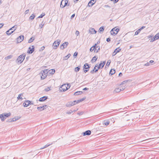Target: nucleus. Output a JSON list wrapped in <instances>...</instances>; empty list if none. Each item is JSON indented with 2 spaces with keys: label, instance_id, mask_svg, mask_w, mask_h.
<instances>
[{
  "label": "nucleus",
  "instance_id": "8",
  "mask_svg": "<svg viewBox=\"0 0 159 159\" xmlns=\"http://www.w3.org/2000/svg\"><path fill=\"white\" fill-rule=\"evenodd\" d=\"M24 37L23 35L19 36L17 39V41L18 43L21 42L24 39Z\"/></svg>",
  "mask_w": 159,
  "mask_h": 159
},
{
  "label": "nucleus",
  "instance_id": "38",
  "mask_svg": "<svg viewBox=\"0 0 159 159\" xmlns=\"http://www.w3.org/2000/svg\"><path fill=\"white\" fill-rule=\"evenodd\" d=\"M64 2L63 3H64V5L63 6V7H65L66 6H67V3H68V0H64Z\"/></svg>",
  "mask_w": 159,
  "mask_h": 159
},
{
  "label": "nucleus",
  "instance_id": "23",
  "mask_svg": "<svg viewBox=\"0 0 159 159\" xmlns=\"http://www.w3.org/2000/svg\"><path fill=\"white\" fill-rule=\"evenodd\" d=\"M119 30H120L119 28H116V27H115L111 30V31L113 32V31H115L118 33Z\"/></svg>",
  "mask_w": 159,
  "mask_h": 159
},
{
  "label": "nucleus",
  "instance_id": "5",
  "mask_svg": "<svg viewBox=\"0 0 159 159\" xmlns=\"http://www.w3.org/2000/svg\"><path fill=\"white\" fill-rule=\"evenodd\" d=\"M60 42L61 40L59 39H57L56 41H55L53 44V48L54 49H57V48L59 46Z\"/></svg>",
  "mask_w": 159,
  "mask_h": 159
},
{
  "label": "nucleus",
  "instance_id": "56",
  "mask_svg": "<svg viewBox=\"0 0 159 159\" xmlns=\"http://www.w3.org/2000/svg\"><path fill=\"white\" fill-rule=\"evenodd\" d=\"M111 1H113V2L115 3L118 2L119 0H111Z\"/></svg>",
  "mask_w": 159,
  "mask_h": 159
},
{
  "label": "nucleus",
  "instance_id": "54",
  "mask_svg": "<svg viewBox=\"0 0 159 159\" xmlns=\"http://www.w3.org/2000/svg\"><path fill=\"white\" fill-rule=\"evenodd\" d=\"M13 120L12 119H10L9 120H8L7 121V122H13V121H12Z\"/></svg>",
  "mask_w": 159,
  "mask_h": 159
},
{
  "label": "nucleus",
  "instance_id": "55",
  "mask_svg": "<svg viewBox=\"0 0 159 159\" xmlns=\"http://www.w3.org/2000/svg\"><path fill=\"white\" fill-rule=\"evenodd\" d=\"M155 36L156 37L157 39H158L159 38V33L157 34Z\"/></svg>",
  "mask_w": 159,
  "mask_h": 159
},
{
  "label": "nucleus",
  "instance_id": "47",
  "mask_svg": "<svg viewBox=\"0 0 159 159\" xmlns=\"http://www.w3.org/2000/svg\"><path fill=\"white\" fill-rule=\"evenodd\" d=\"M86 97H84L83 98L79 99V101L80 102H82L84 100L86 99Z\"/></svg>",
  "mask_w": 159,
  "mask_h": 159
},
{
  "label": "nucleus",
  "instance_id": "39",
  "mask_svg": "<svg viewBox=\"0 0 159 159\" xmlns=\"http://www.w3.org/2000/svg\"><path fill=\"white\" fill-rule=\"evenodd\" d=\"M45 15V14L44 13H43L42 14H41L38 17V18H42Z\"/></svg>",
  "mask_w": 159,
  "mask_h": 159
},
{
  "label": "nucleus",
  "instance_id": "50",
  "mask_svg": "<svg viewBox=\"0 0 159 159\" xmlns=\"http://www.w3.org/2000/svg\"><path fill=\"white\" fill-rule=\"evenodd\" d=\"M45 48V47L44 46L42 47L39 50V51H41L43 50Z\"/></svg>",
  "mask_w": 159,
  "mask_h": 159
},
{
  "label": "nucleus",
  "instance_id": "22",
  "mask_svg": "<svg viewBox=\"0 0 159 159\" xmlns=\"http://www.w3.org/2000/svg\"><path fill=\"white\" fill-rule=\"evenodd\" d=\"M83 93L82 91H79L75 92L74 93V95L75 96L79 95Z\"/></svg>",
  "mask_w": 159,
  "mask_h": 159
},
{
  "label": "nucleus",
  "instance_id": "31",
  "mask_svg": "<svg viewBox=\"0 0 159 159\" xmlns=\"http://www.w3.org/2000/svg\"><path fill=\"white\" fill-rule=\"evenodd\" d=\"M109 123H110V121H104V122L103 123V125H105L107 126L109 124Z\"/></svg>",
  "mask_w": 159,
  "mask_h": 159
},
{
  "label": "nucleus",
  "instance_id": "63",
  "mask_svg": "<svg viewBox=\"0 0 159 159\" xmlns=\"http://www.w3.org/2000/svg\"><path fill=\"white\" fill-rule=\"evenodd\" d=\"M155 41V39H154V38H153H153H152L151 40V41H150V42H153L154 41Z\"/></svg>",
  "mask_w": 159,
  "mask_h": 159
},
{
  "label": "nucleus",
  "instance_id": "64",
  "mask_svg": "<svg viewBox=\"0 0 159 159\" xmlns=\"http://www.w3.org/2000/svg\"><path fill=\"white\" fill-rule=\"evenodd\" d=\"M4 25V24L3 23L0 24V29Z\"/></svg>",
  "mask_w": 159,
  "mask_h": 159
},
{
  "label": "nucleus",
  "instance_id": "37",
  "mask_svg": "<svg viewBox=\"0 0 159 159\" xmlns=\"http://www.w3.org/2000/svg\"><path fill=\"white\" fill-rule=\"evenodd\" d=\"M110 33H111V35H113V36H115L117 34V33H116V32H115V31H113V32H111V31H110Z\"/></svg>",
  "mask_w": 159,
  "mask_h": 159
},
{
  "label": "nucleus",
  "instance_id": "16",
  "mask_svg": "<svg viewBox=\"0 0 159 159\" xmlns=\"http://www.w3.org/2000/svg\"><path fill=\"white\" fill-rule=\"evenodd\" d=\"M48 74L53 75L55 72V70L54 69H52L48 70V71H47Z\"/></svg>",
  "mask_w": 159,
  "mask_h": 159
},
{
  "label": "nucleus",
  "instance_id": "9",
  "mask_svg": "<svg viewBox=\"0 0 159 159\" xmlns=\"http://www.w3.org/2000/svg\"><path fill=\"white\" fill-rule=\"evenodd\" d=\"M32 48L31 47H30L27 51V52L29 54L32 53L34 50V45L31 46Z\"/></svg>",
  "mask_w": 159,
  "mask_h": 159
},
{
  "label": "nucleus",
  "instance_id": "18",
  "mask_svg": "<svg viewBox=\"0 0 159 159\" xmlns=\"http://www.w3.org/2000/svg\"><path fill=\"white\" fill-rule=\"evenodd\" d=\"M3 114L4 117H6V118L7 117H8L9 116H10L11 115V114L10 112H9L8 113H2Z\"/></svg>",
  "mask_w": 159,
  "mask_h": 159
},
{
  "label": "nucleus",
  "instance_id": "12",
  "mask_svg": "<svg viewBox=\"0 0 159 159\" xmlns=\"http://www.w3.org/2000/svg\"><path fill=\"white\" fill-rule=\"evenodd\" d=\"M91 131L90 130H87L83 132L82 134L84 136L86 135H89L91 134Z\"/></svg>",
  "mask_w": 159,
  "mask_h": 159
},
{
  "label": "nucleus",
  "instance_id": "45",
  "mask_svg": "<svg viewBox=\"0 0 159 159\" xmlns=\"http://www.w3.org/2000/svg\"><path fill=\"white\" fill-rule=\"evenodd\" d=\"M84 113V112L83 111H81L80 112H78L77 113V114L79 115H82Z\"/></svg>",
  "mask_w": 159,
  "mask_h": 159
},
{
  "label": "nucleus",
  "instance_id": "44",
  "mask_svg": "<svg viewBox=\"0 0 159 159\" xmlns=\"http://www.w3.org/2000/svg\"><path fill=\"white\" fill-rule=\"evenodd\" d=\"M111 61L110 60H109L107 61V64H106V66H108L109 65H110V64L111 63Z\"/></svg>",
  "mask_w": 159,
  "mask_h": 159
},
{
  "label": "nucleus",
  "instance_id": "10",
  "mask_svg": "<svg viewBox=\"0 0 159 159\" xmlns=\"http://www.w3.org/2000/svg\"><path fill=\"white\" fill-rule=\"evenodd\" d=\"M68 44V42H65L64 43H62L60 47V49H63L65 48H66L67 45Z\"/></svg>",
  "mask_w": 159,
  "mask_h": 159
},
{
  "label": "nucleus",
  "instance_id": "52",
  "mask_svg": "<svg viewBox=\"0 0 159 159\" xmlns=\"http://www.w3.org/2000/svg\"><path fill=\"white\" fill-rule=\"evenodd\" d=\"M50 90V88L49 87H48V88L45 89H44V90L46 91H47V92L49 91Z\"/></svg>",
  "mask_w": 159,
  "mask_h": 159
},
{
  "label": "nucleus",
  "instance_id": "43",
  "mask_svg": "<svg viewBox=\"0 0 159 159\" xmlns=\"http://www.w3.org/2000/svg\"><path fill=\"white\" fill-rule=\"evenodd\" d=\"M64 0H62L61 2V4H60V7H61L62 8H63L64 7H63V6L62 5V3H63V2H64Z\"/></svg>",
  "mask_w": 159,
  "mask_h": 159
},
{
  "label": "nucleus",
  "instance_id": "51",
  "mask_svg": "<svg viewBox=\"0 0 159 159\" xmlns=\"http://www.w3.org/2000/svg\"><path fill=\"white\" fill-rule=\"evenodd\" d=\"M94 50H95V48H93V47H92L90 49V51L91 52L93 51Z\"/></svg>",
  "mask_w": 159,
  "mask_h": 159
},
{
  "label": "nucleus",
  "instance_id": "17",
  "mask_svg": "<svg viewBox=\"0 0 159 159\" xmlns=\"http://www.w3.org/2000/svg\"><path fill=\"white\" fill-rule=\"evenodd\" d=\"M95 3L94 0H91L89 2L88 5L89 7H91Z\"/></svg>",
  "mask_w": 159,
  "mask_h": 159
},
{
  "label": "nucleus",
  "instance_id": "3",
  "mask_svg": "<svg viewBox=\"0 0 159 159\" xmlns=\"http://www.w3.org/2000/svg\"><path fill=\"white\" fill-rule=\"evenodd\" d=\"M48 69H45L42 70L41 72V79L42 80L44 79L47 75Z\"/></svg>",
  "mask_w": 159,
  "mask_h": 159
},
{
  "label": "nucleus",
  "instance_id": "30",
  "mask_svg": "<svg viewBox=\"0 0 159 159\" xmlns=\"http://www.w3.org/2000/svg\"><path fill=\"white\" fill-rule=\"evenodd\" d=\"M104 28L103 26H101L100 27L98 30V31L99 32H102L104 31Z\"/></svg>",
  "mask_w": 159,
  "mask_h": 159
},
{
  "label": "nucleus",
  "instance_id": "57",
  "mask_svg": "<svg viewBox=\"0 0 159 159\" xmlns=\"http://www.w3.org/2000/svg\"><path fill=\"white\" fill-rule=\"evenodd\" d=\"M127 81H127V80H125V81H123L121 83V84H125V83H126L127 82Z\"/></svg>",
  "mask_w": 159,
  "mask_h": 159
},
{
  "label": "nucleus",
  "instance_id": "29",
  "mask_svg": "<svg viewBox=\"0 0 159 159\" xmlns=\"http://www.w3.org/2000/svg\"><path fill=\"white\" fill-rule=\"evenodd\" d=\"M35 16L34 14H32L30 17V19L33 20Z\"/></svg>",
  "mask_w": 159,
  "mask_h": 159
},
{
  "label": "nucleus",
  "instance_id": "28",
  "mask_svg": "<svg viewBox=\"0 0 159 159\" xmlns=\"http://www.w3.org/2000/svg\"><path fill=\"white\" fill-rule=\"evenodd\" d=\"M100 50V47L98 46L97 48L95 49L94 52L96 53H97Z\"/></svg>",
  "mask_w": 159,
  "mask_h": 159
},
{
  "label": "nucleus",
  "instance_id": "1",
  "mask_svg": "<svg viewBox=\"0 0 159 159\" xmlns=\"http://www.w3.org/2000/svg\"><path fill=\"white\" fill-rule=\"evenodd\" d=\"M26 56L25 53H24L23 54L19 56L16 60V62L18 64H21L22 62L25 59Z\"/></svg>",
  "mask_w": 159,
  "mask_h": 159
},
{
  "label": "nucleus",
  "instance_id": "40",
  "mask_svg": "<svg viewBox=\"0 0 159 159\" xmlns=\"http://www.w3.org/2000/svg\"><path fill=\"white\" fill-rule=\"evenodd\" d=\"M140 30L139 29L135 32L134 35H138L140 32Z\"/></svg>",
  "mask_w": 159,
  "mask_h": 159
},
{
  "label": "nucleus",
  "instance_id": "15",
  "mask_svg": "<svg viewBox=\"0 0 159 159\" xmlns=\"http://www.w3.org/2000/svg\"><path fill=\"white\" fill-rule=\"evenodd\" d=\"M48 98V97L47 96H43L42 97L40 98L39 99V101L40 102H43L46 100Z\"/></svg>",
  "mask_w": 159,
  "mask_h": 159
},
{
  "label": "nucleus",
  "instance_id": "36",
  "mask_svg": "<svg viewBox=\"0 0 159 159\" xmlns=\"http://www.w3.org/2000/svg\"><path fill=\"white\" fill-rule=\"evenodd\" d=\"M12 57V56L11 55H10L7 57H5V60H7L8 59H11V58Z\"/></svg>",
  "mask_w": 159,
  "mask_h": 159
},
{
  "label": "nucleus",
  "instance_id": "61",
  "mask_svg": "<svg viewBox=\"0 0 159 159\" xmlns=\"http://www.w3.org/2000/svg\"><path fill=\"white\" fill-rule=\"evenodd\" d=\"M145 27V26H143L141 28H139V29L141 31Z\"/></svg>",
  "mask_w": 159,
  "mask_h": 159
},
{
  "label": "nucleus",
  "instance_id": "14",
  "mask_svg": "<svg viewBox=\"0 0 159 159\" xmlns=\"http://www.w3.org/2000/svg\"><path fill=\"white\" fill-rule=\"evenodd\" d=\"M76 101H74L73 102H70L69 104H67L66 106L67 107H70L76 104Z\"/></svg>",
  "mask_w": 159,
  "mask_h": 159
},
{
  "label": "nucleus",
  "instance_id": "20",
  "mask_svg": "<svg viewBox=\"0 0 159 159\" xmlns=\"http://www.w3.org/2000/svg\"><path fill=\"white\" fill-rule=\"evenodd\" d=\"M116 71L114 69H111L110 70V72H109V75H113V74H114L115 73Z\"/></svg>",
  "mask_w": 159,
  "mask_h": 159
},
{
  "label": "nucleus",
  "instance_id": "33",
  "mask_svg": "<svg viewBox=\"0 0 159 159\" xmlns=\"http://www.w3.org/2000/svg\"><path fill=\"white\" fill-rule=\"evenodd\" d=\"M80 69V66H78L77 67H76L75 68V72H77L79 71Z\"/></svg>",
  "mask_w": 159,
  "mask_h": 159
},
{
  "label": "nucleus",
  "instance_id": "46",
  "mask_svg": "<svg viewBox=\"0 0 159 159\" xmlns=\"http://www.w3.org/2000/svg\"><path fill=\"white\" fill-rule=\"evenodd\" d=\"M78 52H75L74 54V58H75L77 57V55H78Z\"/></svg>",
  "mask_w": 159,
  "mask_h": 159
},
{
  "label": "nucleus",
  "instance_id": "53",
  "mask_svg": "<svg viewBox=\"0 0 159 159\" xmlns=\"http://www.w3.org/2000/svg\"><path fill=\"white\" fill-rule=\"evenodd\" d=\"M73 112V110H70L67 112V114H70L72 113Z\"/></svg>",
  "mask_w": 159,
  "mask_h": 159
},
{
  "label": "nucleus",
  "instance_id": "62",
  "mask_svg": "<svg viewBox=\"0 0 159 159\" xmlns=\"http://www.w3.org/2000/svg\"><path fill=\"white\" fill-rule=\"evenodd\" d=\"M75 14H73V15L71 16L70 18H71V19H73V18L75 17Z\"/></svg>",
  "mask_w": 159,
  "mask_h": 159
},
{
  "label": "nucleus",
  "instance_id": "58",
  "mask_svg": "<svg viewBox=\"0 0 159 159\" xmlns=\"http://www.w3.org/2000/svg\"><path fill=\"white\" fill-rule=\"evenodd\" d=\"M97 44L95 43L93 46L92 47L93 48H94L95 49L97 48V47L98 46H97Z\"/></svg>",
  "mask_w": 159,
  "mask_h": 159
},
{
  "label": "nucleus",
  "instance_id": "21",
  "mask_svg": "<svg viewBox=\"0 0 159 159\" xmlns=\"http://www.w3.org/2000/svg\"><path fill=\"white\" fill-rule=\"evenodd\" d=\"M23 94L20 93L18 95V97H17L18 100L20 99L21 101L23 99V98H22V96H23Z\"/></svg>",
  "mask_w": 159,
  "mask_h": 159
},
{
  "label": "nucleus",
  "instance_id": "24",
  "mask_svg": "<svg viewBox=\"0 0 159 159\" xmlns=\"http://www.w3.org/2000/svg\"><path fill=\"white\" fill-rule=\"evenodd\" d=\"M0 118L2 121H4L6 119V117H4L3 114H2L0 115Z\"/></svg>",
  "mask_w": 159,
  "mask_h": 159
},
{
  "label": "nucleus",
  "instance_id": "35",
  "mask_svg": "<svg viewBox=\"0 0 159 159\" xmlns=\"http://www.w3.org/2000/svg\"><path fill=\"white\" fill-rule=\"evenodd\" d=\"M34 38L33 37H31L30 39L29 40L28 43H31L34 40Z\"/></svg>",
  "mask_w": 159,
  "mask_h": 159
},
{
  "label": "nucleus",
  "instance_id": "6",
  "mask_svg": "<svg viewBox=\"0 0 159 159\" xmlns=\"http://www.w3.org/2000/svg\"><path fill=\"white\" fill-rule=\"evenodd\" d=\"M31 104H33V103L31 102L29 100H26L25 102L23 103V106L24 107H26L29 106V105Z\"/></svg>",
  "mask_w": 159,
  "mask_h": 159
},
{
  "label": "nucleus",
  "instance_id": "25",
  "mask_svg": "<svg viewBox=\"0 0 159 159\" xmlns=\"http://www.w3.org/2000/svg\"><path fill=\"white\" fill-rule=\"evenodd\" d=\"M71 56V54L70 53L68 54L67 56H65L63 58V60H67Z\"/></svg>",
  "mask_w": 159,
  "mask_h": 159
},
{
  "label": "nucleus",
  "instance_id": "2",
  "mask_svg": "<svg viewBox=\"0 0 159 159\" xmlns=\"http://www.w3.org/2000/svg\"><path fill=\"white\" fill-rule=\"evenodd\" d=\"M17 27V26L16 25L14 26L6 32V34L8 35H10L16 29Z\"/></svg>",
  "mask_w": 159,
  "mask_h": 159
},
{
  "label": "nucleus",
  "instance_id": "4",
  "mask_svg": "<svg viewBox=\"0 0 159 159\" xmlns=\"http://www.w3.org/2000/svg\"><path fill=\"white\" fill-rule=\"evenodd\" d=\"M90 66L88 63H85L83 66V70L84 73L87 72L90 68Z\"/></svg>",
  "mask_w": 159,
  "mask_h": 159
},
{
  "label": "nucleus",
  "instance_id": "34",
  "mask_svg": "<svg viewBox=\"0 0 159 159\" xmlns=\"http://www.w3.org/2000/svg\"><path fill=\"white\" fill-rule=\"evenodd\" d=\"M98 64H96V65H95V67H94V69L93 70H92L91 71H90V73H91V74H93L95 72H94V70L95 69V68H96V67H98Z\"/></svg>",
  "mask_w": 159,
  "mask_h": 159
},
{
  "label": "nucleus",
  "instance_id": "48",
  "mask_svg": "<svg viewBox=\"0 0 159 159\" xmlns=\"http://www.w3.org/2000/svg\"><path fill=\"white\" fill-rule=\"evenodd\" d=\"M12 119L13 120L12 121H13V122H14V121H15L16 120H18L19 119L18 118H16V117H14L13 118H12Z\"/></svg>",
  "mask_w": 159,
  "mask_h": 159
},
{
  "label": "nucleus",
  "instance_id": "7",
  "mask_svg": "<svg viewBox=\"0 0 159 159\" xmlns=\"http://www.w3.org/2000/svg\"><path fill=\"white\" fill-rule=\"evenodd\" d=\"M66 84H64L61 86L59 89V90L60 92H65L69 89V88H66Z\"/></svg>",
  "mask_w": 159,
  "mask_h": 159
},
{
  "label": "nucleus",
  "instance_id": "27",
  "mask_svg": "<svg viewBox=\"0 0 159 159\" xmlns=\"http://www.w3.org/2000/svg\"><path fill=\"white\" fill-rule=\"evenodd\" d=\"M37 109L38 110L40 111H42L44 110V107H43V106L39 107H38Z\"/></svg>",
  "mask_w": 159,
  "mask_h": 159
},
{
  "label": "nucleus",
  "instance_id": "32",
  "mask_svg": "<svg viewBox=\"0 0 159 159\" xmlns=\"http://www.w3.org/2000/svg\"><path fill=\"white\" fill-rule=\"evenodd\" d=\"M98 59V57L97 56H95L93 57L91 60V61H93L94 62H95Z\"/></svg>",
  "mask_w": 159,
  "mask_h": 159
},
{
  "label": "nucleus",
  "instance_id": "49",
  "mask_svg": "<svg viewBox=\"0 0 159 159\" xmlns=\"http://www.w3.org/2000/svg\"><path fill=\"white\" fill-rule=\"evenodd\" d=\"M150 65V62H148L147 63L144 64V66H148Z\"/></svg>",
  "mask_w": 159,
  "mask_h": 159
},
{
  "label": "nucleus",
  "instance_id": "13",
  "mask_svg": "<svg viewBox=\"0 0 159 159\" xmlns=\"http://www.w3.org/2000/svg\"><path fill=\"white\" fill-rule=\"evenodd\" d=\"M106 63V61H101L100 63L99 64L98 67V69H102L104 67L105 64Z\"/></svg>",
  "mask_w": 159,
  "mask_h": 159
},
{
  "label": "nucleus",
  "instance_id": "60",
  "mask_svg": "<svg viewBox=\"0 0 159 159\" xmlns=\"http://www.w3.org/2000/svg\"><path fill=\"white\" fill-rule=\"evenodd\" d=\"M75 34L77 35H78L79 34V31L77 30L76 31V32H75Z\"/></svg>",
  "mask_w": 159,
  "mask_h": 159
},
{
  "label": "nucleus",
  "instance_id": "41",
  "mask_svg": "<svg viewBox=\"0 0 159 159\" xmlns=\"http://www.w3.org/2000/svg\"><path fill=\"white\" fill-rule=\"evenodd\" d=\"M43 21H42V23L39 25V27L40 28H42L44 25V24L43 23Z\"/></svg>",
  "mask_w": 159,
  "mask_h": 159
},
{
  "label": "nucleus",
  "instance_id": "19",
  "mask_svg": "<svg viewBox=\"0 0 159 159\" xmlns=\"http://www.w3.org/2000/svg\"><path fill=\"white\" fill-rule=\"evenodd\" d=\"M89 31L92 34H95L97 32L96 31L94 28L91 29Z\"/></svg>",
  "mask_w": 159,
  "mask_h": 159
},
{
  "label": "nucleus",
  "instance_id": "59",
  "mask_svg": "<svg viewBox=\"0 0 159 159\" xmlns=\"http://www.w3.org/2000/svg\"><path fill=\"white\" fill-rule=\"evenodd\" d=\"M106 41L107 42H110V41H111V39H110V38H107V39Z\"/></svg>",
  "mask_w": 159,
  "mask_h": 159
},
{
  "label": "nucleus",
  "instance_id": "42",
  "mask_svg": "<svg viewBox=\"0 0 159 159\" xmlns=\"http://www.w3.org/2000/svg\"><path fill=\"white\" fill-rule=\"evenodd\" d=\"M50 145H51V144H47L46 145H45L44 146V147L41 148L40 149H43L44 148H46L48 147Z\"/></svg>",
  "mask_w": 159,
  "mask_h": 159
},
{
  "label": "nucleus",
  "instance_id": "11",
  "mask_svg": "<svg viewBox=\"0 0 159 159\" xmlns=\"http://www.w3.org/2000/svg\"><path fill=\"white\" fill-rule=\"evenodd\" d=\"M121 50V49L120 47L116 48L113 52L112 53V56H115L117 53L119 52Z\"/></svg>",
  "mask_w": 159,
  "mask_h": 159
},
{
  "label": "nucleus",
  "instance_id": "26",
  "mask_svg": "<svg viewBox=\"0 0 159 159\" xmlns=\"http://www.w3.org/2000/svg\"><path fill=\"white\" fill-rule=\"evenodd\" d=\"M121 90H122L121 88H116L115 89L114 92H115L116 93H119L120 92Z\"/></svg>",
  "mask_w": 159,
  "mask_h": 159
}]
</instances>
